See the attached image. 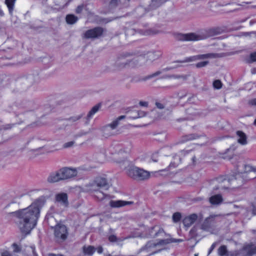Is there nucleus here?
I'll list each match as a JSON object with an SVG mask.
<instances>
[{
	"label": "nucleus",
	"mask_w": 256,
	"mask_h": 256,
	"mask_svg": "<svg viewBox=\"0 0 256 256\" xmlns=\"http://www.w3.org/2000/svg\"><path fill=\"white\" fill-rule=\"evenodd\" d=\"M43 205L44 201L38 199L28 207L12 213L17 219L16 224L22 232L28 234L36 226Z\"/></svg>",
	"instance_id": "nucleus-1"
},
{
	"label": "nucleus",
	"mask_w": 256,
	"mask_h": 256,
	"mask_svg": "<svg viewBox=\"0 0 256 256\" xmlns=\"http://www.w3.org/2000/svg\"><path fill=\"white\" fill-rule=\"evenodd\" d=\"M132 148V146L130 144L122 146L119 144H114L108 148V152L113 156L114 160L120 164L122 167H123V166L129 165L130 162L124 158L122 160H118V156L124 153L128 154L130 152Z\"/></svg>",
	"instance_id": "nucleus-2"
},
{
	"label": "nucleus",
	"mask_w": 256,
	"mask_h": 256,
	"mask_svg": "<svg viewBox=\"0 0 256 256\" xmlns=\"http://www.w3.org/2000/svg\"><path fill=\"white\" fill-rule=\"evenodd\" d=\"M77 175V170L76 168H63L58 170L51 173L48 178V182L54 183L61 180L70 178Z\"/></svg>",
	"instance_id": "nucleus-3"
},
{
	"label": "nucleus",
	"mask_w": 256,
	"mask_h": 256,
	"mask_svg": "<svg viewBox=\"0 0 256 256\" xmlns=\"http://www.w3.org/2000/svg\"><path fill=\"white\" fill-rule=\"evenodd\" d=\"M161 56V52H148L144 56H140L136 60H126L125 59H122L118 62V64H122L124 66L126 65H130L133 66L136 62H140V65H142L145 63V61L147 62H152L153 61L158 58Z\"/></svg>",
	"instance_id": "nucleus-4"
},
{
	"label": "nucleus",
	"mask_w": 256,
	"mask_h": 256,
	"mask_svg": "<svg viewBox=\"0 0 256 256\" xmlns=\"http://www.w3.org/2000/svg\"><path fill=\"white\" fill-rule=\"evenodd\" d=\"M126 174L128 176L138 181L145 180L150 177L149 172L133 166L126 169Z\"/></svg>",
	"instance_id": "nucleus-5"
},
{
	"label": "nucleus",
	"mask_w": 256,
	"mask_h": 256,
	"mask_svg": "<svg viewBox=\"0 0 256 256\" xmlns=\"http://www.w3.org/2000/svg\"><path fill=\"white\" fill-rule=\"evenodd\" d=\"M88 187L90 190L98 191L101 188L108 190L109 186L108 180L104 176H98L89 184Z\"/></svg>",
	"instance_id": "nucleus-6"
},
{
	"label": "nucleus",
	"mask_w": 256,
	"mask_h": 256,
	"mask_svg": "<svg viewBox=\"0 0 256 256\" xmlns=\"http://www.w3.org/2000/svg\"><path fill=\"white\" fill-rule=\"evenodd\" d=\"M124 116H121L118 118L116 120L112 121L109 124L104 126L102 128L104 136L107 137L116 134H117L116 128L119 124L120 120L124 119Z\"/></svg>",
	"instance_id": "nucleus-7"
},
{
	"label": "nucleus",
	"mask_w": 256,
	"mask_h": 256,
	"mask_svg": "<svg viewBox=\"0 0 256 256\" xmlns=\"http://www.w3.org/2000/svg\"><path fill=\"white\" fill-rule=\"evenodd\" d=\"M182 241L183 240L182 239L170 238L166 240H161L158 242H150L146 244L144 247L142 248L140 250V252L144 250H146L147 252H150V251L151 248L156 247V246L166 245L170 242H182Z\"/></svg>",
	"instance_id": "nucleus-8"
},
{
	"label": "nucleus",
	"mask_w": 256,
	"mask_h": 256,
	"mask_svg": "<svg viewBox=\"0 0 256 256\" xmlns=\"http://www.w3.org/2000/svg\"><path fill=\"white\" fill-rule=\"evenodd\" d=\"M54 234L58 239L64 240L68 236V230L66 227L62 224H58L54 228Z\"/></svg>",
	"instance_id": "nucleus-9"
},
{
	"label": "nucleus",
	"mask_w": 256,
	"mask_h": 256,
	"mask_svg": "<svg viewBox=\"0 0 256 256\" xmlns=\"http://www.w3.org/2000/svg\"><path fill=\"white\" fill-rule=\"evenodd\" d=\"M218 54L213 53L198 54L196 56H191L190 57L186 58L184 60H182L181 62H195L198 60H204L210 58H214L217 56Z\"/></svg>",
	"instance_id": "nucleus-10"
},
{
	"label": "nucleus",
	"mask_w": 256,
	"mask_h": 256,
	"mask_svg": "<svg viewBox=\"0 0 256 256\" xmlns=\"http://www.w3.org/2000/svg\"><path fill=\"white\" fill-rule=\"evenodd\" d=\"M103 32V30L101 28H95L86 32L84 34L86 38H94L100 36Z\"/></svg>",
	"instance_id": "nucleus-11"
},
{
	"label": "nucleus",
	"mask_w": 256,
	"mask_h": 256,
	"mask_svg": "<svg viewBox=\"0 0 256 256\" xmlns=\"http://www.w3.org/2000/svg\"><path fill=\"white\" fill-rule=\"evenodd\" d=\"M206 38L204 32L189 33L184 36V38L188 41H197L205 39Z\"/></svg>",
	"instance_id": "nucleus-12"
},
{
	"label": "nucleus",
	"mask_w": 256,
	"mask_h": 256,
	"mask_svg": "<svg viewBox=\"0 0 256 256\" xmlns=\"http://www.w3.org/2000/svg\"><path fill=\"white\" fill-rule=\"evenodd\" d=\"M214 224V216H210L204 220L201 225V228L206 231L210 232L213 230Z\"/></svg>",
	"instance_id": "nucleus-13"
},
{
	"label": "nucleus",
	"mask_w": 256,
	"mask_h": 256,
	"mask_svg": "<svg viewBox=\"0 0 256 256\" xmlns=\"http://www.w3.org/2000/svg\"><path fill=\"white\" fill-rule=\"evenodd\" d=\"M247 174V173L246 172H244L242 174H237L236 175V178H232V180H230V181L232 182V184H234V185H235V184L236 183H237L239 185H242V184H243V182H244V176H246ZM216 182H230V180H226L224 179L223 181H222L221 180V179H218L216 180Z\"/></svg>",
	"instance_id": "nucleus-14"
},
{
	"label": "nucleus",
	"mask_w": 256,
	"mask_h": 256,
	"mask_svg": "<svg viewBox=\"0 0 256 256\" xmlns=\"http://www.w3.org/2000/svg\"><path fill=\"white\" fill-rule=\"evenodd\" d=\"M197 214H193L186 216L183 220V223L185 226L190 227L198 218Z\"/></svg>",
	"instance_id": "nucleus-15"
},
{
	"label": "nucleus",
	"mask_w": 256,
	"mask_h": 256,
	"mask_svg": "<svg viewBox=\"0 0 256 256\" xmlns=\"http://www.w3.org/2000/svg\"><path fill=\"white\" fill-rule=\"evenodd\" d=\"M133 202L130 201H124L122 200H110V205L112 208H118L125 206L126 205L131 204Z\"/></svg>",
	"instance_id": "nucleus-16"
},
{
	"label": "nucleus",
	"mask_w": 256,
	"mask_h": 256,
	"mask_svg": "<svg viewBox=\"0 0 256 256\" xmlns=\"http://www.w3.org/2000/svg\"><path fill=\"white\" fill-rule=\"evenodd\" d=\"M56 200L65 206L68 204V196L66 193H60L56 196Z\"/></svg>",
	"instance_id": "nucleus-17"
},
{
	"label": "nucleus",
	"mask_w": 256,
	"mask_h": 256,
	"mask_svg": "<svg viewBox=\"0 0 256 256\" xmlns=\"http://www.w3.org/2000/svg\"><path fill=\"white\" fill-rule=\"evenodd\" d=\"M238 142L242 145H246L248 144L247 136L242 131H237Z\"/></svg>",
	"instance_id": "nucleus-18"
},
{
	"label": "nucleus",
	"mask_w": 256,
	"mask_h": 256,
	"mask_svg": "<svg viewBox=\"0 0 256 256\" xmlns=\"http://www.w3.org/2000/svg\"><path fill=\"white\" fill-rule=\"evenodd\" d=\"M223 200L222 196L220 194H215L210 198V202L212 205H218L220 204Z\"/></svg>",
	"instance_id": "nucleus-19"
},
{
	"label": "nucleus",
	"mask_w": 256,
	"mask_h": 256,
	"mask_svg": "<svg viewBox=\"0 0 256 256\" xmlns=\"http://www.w3.org/2000/svg\"><path fill=\"white\" fill-rule=\"evenodd\" d=\"M100 106V104L96 105L94 106L88 112L86 117V124H88L90 120L92 118L94 115L98 112Z\"/></svg>",
	"instance_id": "nucleus-20"
},
{
	"label": "nucleus",
	"mask_w": 256,
	"mask_h": 256,
	"mask_svg": "<svg viewBox=\"0 0 256 256\" xmlns=\"http://www.w3.org/2000/svg\"><path fill=\"white\" fill-rule=\"evenodd\" d=\"M16 1V0H5V4L7 6L9 14L10 16L12 15Z\"/></svg>",
	"instance_id": "nucleus-21"
},
{
	"label": "nucleus",
	"mask_w": 256,
	"mask_h": 256,
	"mask_svg": "<svg viewBox=\"0 0 256 256\" xmlns=\"http://www.w3.org/2000/svg\"><path fill=\"white\" fill-rule=\"evenodd\" d=\"M218 254L220 256H234V254H230L228 252L227 248L226 246H222L218 249Z\"/></svg>",
	"instance_id": "nucleus-22"
},
{
	"label": "nucleus",
	"mask_w": 256,
	"mask_h": 256,
	"mask_svg": "<svg viewBox=\"0 0 256 256\" xmlns=\"http://www.w3.org/2000/svg\"><path fill=\"white\" fill-rule=\"evenodd\" d=\"M95 250V248L91 246H84L83 247V252L86 255L92 256Z\"/></svg>",
	"instance_id": "nucleus-23"
},
{
	"label": "nucleus",
	"mask_w": 256,
	"mask_h": 256,
	"mask_svg": "<svg viewBox=\"0 0 256 256\" xmlns=\"http://www.w3.org/2000/svg\"><path fill=\"white\" fill-rule=\"evenodd\" d=\"M164 230L158 226H154L150 230V235L151 236H156L160 234H163Z\"/></svg>",
	"instance_id": "nucleus-24"
},
{
	"label": "nucleus",
	"mask_w": 256,
	"mask_h": 256,
	"mask_svg": "<svg viewBox=\"0 0 256 256\" xmlns=\"http://www.w3.org/2000/svg\"><path fill=\"white\" fill-rule=\"evenodd\" d=\"M244 250L247 254L250 256L256 253V246L253 245H248L244 247Z\"/></svg>",
	"instance_id": "nucleus-25"
},
{
	"label": "nucleus",
	"mask_w": 256,
	"mask_h": 256,
	"mask_svg": "<svg viewBox=\"0 0 256 256\" xmlns=\"http://www.w3.org/2000/svg\"><path fill=\"white\" fill-rule=\"evenodd\" d=\"M47 222H48V225L52 228H56V225L58 224L56 221L54 217L53 216H52L50 215H48L47 217Z\"/></svg>",
	"instance_id": "nucleus-26"
},
{
	"label": "nucleus",
	"mask_w": 256,
	"mask_h": 256,
	"mask_svg": "<svg viewBox=\"0 0 256 256\" xmlns=\"http://www.w3.org/2000/svg\"><path fill=\"white\" fill-rule=\"evenodd\" d=\"M78 18L73 14H68L66 16V21L68 24H74L78 20Z\"/></svg>",
	"instance_id": "nucleus-27"
},
{
	"label": "nucleus",
	"mask_w": 256,
	"mask_h": 256,
	"mask_svg": "<svg viewBox=\"0 0 256 256\" xmlns=\"http://www.w3.org/2000/svg\"><path fill=\"white\" fill-rule=\"evenodd\" d=\"M145 116V113L142 111H136L132 112V116H130V118L136 119L139 118L143 117Z\"/></svg>",
	"instance_id": "nucleus-28"
},
{
	"label": "nucleus",
	"mask_w": 256,
	"mask_h": 256,
	"mask_svg": "<svg viewBox=\"0 0 256 256\" xmlns=\"http://www.w3.org/2000/svg\"><path fill=\"white\" fill-rule=\"evenodd\" d=\"M96 194L95 196L99 200H102L106 197L108 196V195L104 194V192H102L100 190L98 191H95Z\"/></svg>",
	"instance_id": "nucleus-29"
},
{
	"label": "nucleus",
	"mask_w": 256,
	"mask_h": 256,
	"mask_svg": "<svg viewBox=\"0 0 256 256\" xmlns=\"http://www.w3.org/2000/svg\"><path fill=\"white\" fill-rule=\"evenodd\" d=\"M209 63L208 61V60H204L202 62H198L196 64V66L197 68H200L202 67L206 66Z\"/></svg>",
	"instance_id": "nucleus-30"
},
{
	"label": "nucleus",
	"mask_w": 256,
	"mask_h": 256,
	"mask_svg": "<svg viewBox=\"0 0 256 256\" xmlns=\"http://www.w3.org/2000/svg\"><path fill=\"white\" fill-rule=\"evenodd\" d=\"M181 218V214L179 212H176L172 216V220L174 222H178Z\"/></svg>",
	"instance_id": "nucleus-31"
},
{
	"label": "nucleus",
	"mask_w": 256,
	"mask_h": 256,
	"mask_svg": "<svg viewBox=\"0 0 256 256\" xmlns=\"http://www.w3.org/2000/svg\"><path fill=\"white\" fill-rule=\"evenodd\" d=\"M213 86L216 89H220L222 86V83L220 80H216L213 82Z\"/></svg>",
	"instance_id": "nucleus-32"
},
{
	"label": "nucleus",
	"mask_w": 256,
	"mask_h": 256,
	"mask_svg": "<svg viewBox=\"0 0 256 256\" xmlns=\"http://www.w3.org/2000/svg\"><path fill=\"white\" fill-rule=\"evenodd\" d=\"M120 2V0H111L110 6L112 8L115 7L116 6H119Z\"/></svg>",
	"instance_id": "nucleus-33"
},
{
	"label": "nucleus",
	"mask_w": 256,
	"mask_h": 256,
	"mask_svg": "<svg viewBox=\"0 0 256 256\" xmlns=\"http://www.w3.org/2000/svg\"><path fill=\"white\" fill-rule=\"evenodd\" d=\"M162 78H176V79H178V78L185 79L186 78L184 76H180V75H172V76H162Z\"/></svg>",
	"instance_id": "nucleus-34"
},
{
	"label": "nucleus",
	"mask_w": 256,
	"mask_h": 256,
	"mask_svg": "<svg viewBox=\"0 0 256 256\" xmlns=\"http://www.w3.org/2000/svg\"><path fill=\"white\" fill-rule=\"evenodd\" d=\"M82 116V114H78L74 116H72L70 118V120L72 122H75L78 120L80 119Z\"/></svg>",
	"instance_id": "nucleus-35"
},
{
	"label": "nucleus",
	"mask_w": 256,
	"mask_h": 256,
	"mask_svg": "<svg viewBox=\"0 0 256 256\" xmlns=\"http://www.w3.org/2000/svg\"><path fill=\"white\" fill-rule=\"evenodd\" d=\"M74 142L73 141H70V142H66L63 145V148H68L72 147L74 144Z\"/></svg>",
	"instance_id": "nucleus-36"
},
{
	"label": "nucleus",
	"mask_w": 256,
	"mask_h": 256,
	"mask_svg": "<svg viewBox=\"0 0 256 256\" xmlns=\"http://www.w3.org/2000/svg\"><path fill=\"white\" fill-rule=\"evenodd\" d=\"M1 256H12V254L8 250H4L1 252Z\"/></svg>",
	"instance_id": "nucleus-37"
},
{
	"label": "nucleus",
	"mask_w": 256,
	"mask_h": 256,
	"mask_svg": "<svg viewBox=\"0 0 256 256\" xmlns=\"http://www.w3.org/2000/svg\"><path fill=\"white\" fill-rule=\"evenodd\" d=\"M12 247L14 248V251L16 252H19L20 250V248L16 244H12Z\"/></svg>",
	"instance_id": "nucleus-38"
},
{
	"label": "nucleus",
	"mask_w": 256,
	"mask_h": 256,
	"mask_svg": "<svg viewBox=\"0 0 256 256\" xmlns=\"http://www.w3.org/2000/svg\"><path fill=\"white\" fill-rule=\"evenodd\" d=\"M245 168H246V170H247V171H250V172H255L256 171V170L254 168H253L252 166H249V165L246 166Z\"/></svg>",
	"instance_id": "nucleus-39"
},
{
	"label": "nucleus",
	"mask_w": 256,
	"mask_h": 256,
	"mask_svg": "<svg viewBox=\"0 0 256 256\" xmlns=\"http://www.w3.org/2000/svg\"><path fill=\"white\" fill-rule=\"evenodd\" d=\"M250 58L252 62L256 61V52L252 54L250 56Z\"/></svg>",
	"instance_id": "nucleus-40"
},
{
	"label": "nucleus",
	"mask_w": 256,
	"mask_h": 256,
	"mask_svg": "<svg viewBox=\"0 0 256 256\" xmlns=\"http://www.w3.org/2000/svg\"><path fill=\"white\" fill-rule=\"evenodd\" d=\"M164 70H158V71H157L156 72L154 73L152 75V77H154V76H158L160 74H162Z\"/></svg>",
	"instance_id": "nucleus-41"
},
{
	"label": "nucleus",
	"mask_w": 256,
	"mask_h": 256,
	"mask_svg": "<svg viewBox=\"0 0 256 256\" xmlns=\"http://www.w3.org/2000/svg\"><path fill=\"white\" fill-rule=\"evenodd\" d=\"M156 107L158 108H160V109H162L164 108V106L163 104L160 103V102H156Z\"/></svg>",
	"instance_id": "nucleus-42"
},
{
	"label": "nucleus",
	"mask_w": 256,
	"mask_h": 256,
	"mask_svg": "<svg viewBox=\"0 0 256 256\" xmlns=\"http://www.w3.org/2000/svg\"><path fill=\"white\" fill-rule=\"evenodd\" d=\"M108 239H109L110 241L112 242H114L116 241V236H114V235H112V236H109Z\"/></svg>",
	"instance_id": "nucleus-43"
},
{
	"label": "nucleus",
	"mask_w": 256,
	"mask_h": 256,
	"mask_svg": "<svg viewBox=\"0 0 256 256\" xmlns=\"http://www.w3.org/2000/svg\"><path fill=\"white\" fill-rule=\"evenodd\" d=\"M216 246V242H214L212 244V245L211 246L210 250H209V252H208V254H210L214 250V249L215 248Z\"/></svg>",
	"instance_id": "nucleus-44"
},
{
	"label": "nucleus",
	"mask_w": 256,
	"mask_h": 256,
	"mask_svg": "<svg viewBox=\"0 0 256 256\" xmlns=\"http://www.w3.org/2000/svg\"><path fill=\"white\" fill-rule=\"evenodd\" d=\"M140 105L142 106L147 107L148 106V102H140Z\"/></svg>",
	"instance_id": "nucleus-45"
},
{
	"label": "nucleus",
	"mask_w": 256,
	"mask_h": 256,
	"mask_svg": "<svg viewBox=\"0 0 256 256\" xmlns=\"http://www.w3.org/2000/svg\"><path fill=\"white\" fill-rule=\"evenodd\" d=\"M82 8H83L82 6H78V8L76 9V13H78V14L80 13L82 11Z\"/></svg>",
	"instance_id": "nucleus-46"
},
{
	"label": "nucleus",
	"mask_w": 256,
	"mask_h": 256,
	"mask_svg": "<svg viewBox=\"0 0 256 256\" xmlns=\"http://www.w3.org/2000/svg\"><path fill=\"white\" fill-rule=\"evenodd\" d=\"M4 16V12L2 10L1 6H0V18Z\"/></svg>",
	"instance_id": "nucleus-47"
},
{
	"label": "nucleus",
	"mask_w": 256,
	"mask_h": 256,
	"mask_svg": "<svg viewBox=\"0 0 256 256\" xmlns=\"http://www.w3.org/2000/svg\"><path fill=\"white\" fill-rule=\"evenodd\" d=\"M250 104L252 105L256 106V98H254V99H253V100H252L250 101Z\"/></svg>",
	"instance_id": "nucleus-48"
},
{
	"label": "nucleus",
	"mask_w": 256,
	"mask_h": 256,
	"mask_svg": "<svg viewBox=\"0 0 256 256\" xmlns=\"http://www.w3.org/2000/svg\"><path fill=\"white\" fill-rule=\"evenodd\" d=\"M97 252L99 254L102 253V247H99L98 248V250H97Z\"/></svg>",
	"instance_id": "nucleus-49"
},
{
	"label": "nucleus",
	"mask_w": 256,
	"mask_h": 256,
	"mask_svg": "<svg viewBox=\"0 0 256 256\" xmlns=\"http://www.w3.org/2000/svg\"><path fill=\"white\" fill-rule=\"evenodd\" d=\"M195 138H196V137L192 135V136H190V138H188V140H194Z\"/></svg>",
	"instance_id": "nucleus-50"
},
{
	"label": "nucleus",
	"mask_w": 256,
	"mask_h": 256,
	"mask_svg": "<svg viewBox=\"0 0 256 256\" xmlns=\"http://www.w3.org/2000/svg\"><path fill=\"white\" fill-rule=\"evenodd\" d=\"M256 34V32H250V33H246V36H248L250 34Z\"/></svg>",
	"instance_id": "nucleus-51"
},
{
	"label": "nucleus",
	"mask_w": 256,
	"mask_h": 256,
	"mask_svg": "<svg viewBox=\"0 0 256 256\" xmlns=\"http://www.w3.org/2000/svg\"><path fill=\"white\" fill-rule=\"evenodd\" d=\"M218 188L223 189V188H224V187L221 184L220 186H219V187L216 188V189H218Z\"/></svg>",
	"instance_id": "nucleus-52"
},
{
	"label": "nucleus",
	"mask_w": 256,
	"mask_h": 256,
	"mask_svg": "<svg viewBox=\"0 0 256 256\" xmlns=\"http://www.w3.org/2000/svg\"><path fill=\"white\" fill-rule=\"evenodd\" d=\"M48 256H56V255L52 254H49Z\"/></svg>",
	"instance_id": "nucleus-53"
},
{
	"label": "nucleus",
	"mask_w": 256,
	"mask_h": 256,
	"mask_svg": "<svg viewBox=\"0 0 256 256\" xmlns=\"http://www.w3.org/2000/svg\"><path fill=\"white\" fill-rule=\"evenodd\" d=\"M254 124L256 126V118L254 120Z\"/></svg>",
	"instance_id": "nucleus-54"
},
{
	"label": "nucleus",
	"mask_w": 256,
	"mask_h": 256,
	"mask_svg": "<svg viewBox=\"0 0 256 256\" xmlns=\"http://www.w3.org/2000/svg\"><path fill=\"white\" fill-rule=\"evenodd\" d=\"M254 23V22H252V21L250 22V24L252 25Z\"/></svg>",
	"instance_id": "nucleus-55"
},
{
	"label": "nucleus",
	"mask_w": 256,
	"mask_h": 256,
	"mask_svg": "<svg viewBox=\"0 0 256 256\" xmlns=\"http://www.w3.org/2000/svg\"><path fill=\"white\" fill-rule=\"evenodd\" d=\"M194 256H198V254H194Z\"/></svg>",
	"instance_id": "nucleus-56"
},
{
	"label": "nucleus",
	"mask_w": 256,
	"mask_h": 256,
	"mask_svg": "<svg viewBox=\"0 0 256 256\" xmlns=\"http://www.w3.org/2000/svg\"><path fill=\"white\" fill-rule=\"evenodd\" d=\"M254 8H256V5L253 6Z\"/></svg>",
	"instance_id": "nucleus-57"
},
{
	"label": "nucleus",
	"mask_w": 256,
	"mask_h": 256,
	"mask_svg": "<svg viewBox=\"0 0 256 256\" xmlns=\"http://www.w3.org/2000/svg\"><path fill=\"white\" fill-rule=\"evenodd\" d=\"M128 1H130V0H128Z\"/></svg>",
	"instance_id": "nucleus-58"
}]
</instances>
